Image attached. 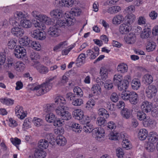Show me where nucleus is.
Wrapping results in <instances>:
<instances>
[{
	"label": "nucleus",
	"mask_w": 158,
	"mask_h": 158,
	"mask_svg": "<svg viewBox=\"0 0 158 158\" xmlns=\"http://www.w3.org/2000/svg\"><path fill=\"white\" fill-rule=\"evenodd\" d=\"M83 129L84 132L90 133L92 132L93 134L96 135V139L99 141H101L104 138V131L101 128H94L93 125L90 123L84 125L83 127Z\"/></svg>",
	"instance_id": "obj_1"
},
{
	"label": "nucleus",
	"mask_w": 158,
	"mask_h": 158,
	"mask_svg": "<svg viewBox=\"0 0 158 158\" xmlns=\"http://www.w3.org/2000/svg\"><path fill=\"white\" fill-rule=\"evenodd\" d=\"M66 18L64 20L57 21V24L60 26H64V27L66 26H69L73 25V15L71 13V10L70 12H67L65 14Z\"/></svg>",
	"instance_id": "obj_2"
},
{
	"label": "nucleus",
	"mask_w": 158,
	"mask_h": 158,
	"mask_svg": "<svg viewBox=\"0 0 158 158\" xmlns=\"http://www.w3.org/2000/svg\"><path fill=\"white\" fill-rule=\"evenodd\" d=\"M33 91H36V94L39 96L46 93L51 89V86L48 87L44 83L40 85H39L33 88H31Z\"/></svg>",
	"instance_id": "obj_3"
},
{
	"label": "nucleus",
	"mask_w": 158,
	"mask_h": 158,
	"mask_svg": "<svg viewBox=\"0 0 158 158\" xmlns=\"http://www.w3.org/2000/svg\"><path fill=\"white\" fill-rule=\"evenodd\" d=\"M56 114L60 116L61 119L64 120H68L71 118V114L62 107H57L56 110Z\"/></svg>",
	"instance_id": "obj_4"
},
{
	"label": "nucleus",
	"mask_w": 158,
	"mask_h": 158,
	"mask_svg": "<svg viewBox=\"0 0 158 158\" xmlns=\"http://www.w3.org/2000/svg\"><path fill=\"white\" fill-rule=\"evenodd\" d=\"M66 98L68 100L72 101V104L75 106H81L83 103V101L82 99L77 98V96L71 92L67 94Z\"/></svg>",
	"instance_id": "obj_5"
},
{
	"label": "nucleus",
	"mask_w": 158,
	"mask_h": 158,
	"mask_svg": "<svg viewBox=\"0 0 158 158\" xmlns=\"http://www.w3.org/2000/svg\"><path fill=\"white\" fill-rule=\"evenodd\" d=\"M54 26L50 27L48 31V35L52 37H56L58 36L61 32L60 29L59 28L60 27H64V26H60L57 24V21Z\"/></svg>",
	"instance_id": "obj_6"
},
{
	"label": "nucleus",
	"mask_w": 158,
	"mask_h": 158,
	"mask_svg": "<svg viewBox=\"0 0 158 158\" xmlns=\"http://www.w3.org/2000/svg\"><path fill=\"white\" fill-rule=\"evenodd\" d=\"M14 54L18 58H23L26 54V50L23 47L17 46L15 49Z\"/></svg>",
	"instance_id": "obj_7"
},
{
	"label": "nucleus",
	"mask_w": 158,
	"mask_h": 158,
	"mask_svg": "<svg viewBox=\"0 0 158 158\" xmlns=\"http://www.w3.org/2000/svg\"><path fill=\"white\" fill-rule=\"evenodd\" d=\"M31 35L33 38L39 40H44L46 38L45 32L41 31L39 29L31 32Z\"/></svg>",
	"instance_id": "obj_8"
},
{
	"label": "nucleus",
	"mask_w": 158,
	"mask_h": 158,
	"mask_svg": "<svg viewBox=\"0 0 158 158\" xmlns=\"http://www.w3.org/2000/svg\"><path fill=\"white\" fill-rule=\"evenodd\" d=\"M157 91V89L156 87L154 85H149L147 88L146 93L148 98H152L156 95Z\"/></svg>",
	"instance_id": "obj_9"
},
{
	"label": "nucleus",
	"mask_w": 158,
	"mask_h": 158,
	"mask_svg": "<svg viewBox=\"0 0 158 158\" xmlns=\"http://www.w3.org/2000/svg\"><path fill=\"white\" fill-rule=\"evenodd\" d=\"M131 29V25L127 22L121 24L119 28V32L122 34H127Z\"/></svg>",
	"instance_id": "obj_10"
},
{
	"label": "nucleus",
	"mask_w": 158,
	"mask_h": 158,
	"mask_svg": "<svg viewBox=\"0 0 158 158\" xmlns=\"http://www.w3.org/2000/svg\"><path fill=\"white\" fill-rule=\"evenodd\" d=\"M128 100L131 104L136 105L139 101L138 94L135 92H131Z\"/></svg>",
	"instance_id": "obj_11"
},
{
	"label": "nucleus",
	"mask_w": 158,
	"mask_h": 158,
	"mask_svg": "<svg viewBox=\"0 0 158 158\" xmlns=\"http://www.w3.org/2000/svg\"><path fill=\"white\" fill-rule=\"evenodd\" d=\"M15 113L18 117L21 119H23L26 116V114L23 112V107L19 106L15 107Z\"/></svg>",
	"instance_id": "obj_12"
},
{
	"label": "nucleus",
	"mask_w": 158,
	"mask_h": 158,
	"mask_svg": "<svg viewBox=\"0 0 158 158\" xmlns=\"http://www.w3.org/2000/svg\"><path fill=\"white\" fill-rule=\"evenodd\" d=\"M126 42L128 44H134L136 40V36L133 33H130L127 37L124 38Z\"/></svg>",
	"instance_id": "obj_13"
},
{
	"label": "nucleus",
	"mask_w": 158,
	"mask_h": 158,
	"mask_svg": "<svg viewBox=\"0 0 158 158\" xmlns=\"http://www.w3.org/2000/svg\"><path fill=\"white\" fill-rule=\"evenodd\" d=\"M11 33L15 36L17 37H21L24 34V30L19 28V27H13L11 29Z\"/></svg>",
	"instance_id": "obj_14"
},
{
	"label": "nucleus",
	"mask_w": 158,
	"mask_h": 158,
	"mask_svg": "<svg viewBox=\"0 0 158 158\" xmlns=\"http://www.w3.org/2000/svg\"><path fill=\"white\" fill-rule=\"evenodd\" d=\"M126 134L121 133L120 134V137L121 139L123 140L122 143L123 147L128 150L130 149V141L127 139V137L126 136Z\"/></svg>",
	"instance_id": "obj_15"
},
{
	"label": "nucleus",
	"mask_w": 158,
	"mask_h": 158,
	"mask_svg": "<svg viewBox=\"0 0 158 158\" xmlns=\"http://www.w3.org/2000/svg\"><path fill=\"white\" fill-rule=\"evenodd\" d=\"M129 81L127 80L123 79V81L115 85L117 86L118 89L120 90H125L127 89L129 85Z\"/></svg>",
	"instance_id": "obj_16"
},
{
	"label": "nucleus",
	"mask_w": 158,
	"mask_h": 158,
	"mask_svg": "<svg viewBox=\"0 0 158 158\" xmlns=\"http://www.w3.org/2000/svg\"><path fill=\"white\" fill-rule=\"evenodd\" d=\"M152 107V103L148 101L143 102L141 105V108L142 110L146 113L150 111Z\"/></svg>",
	"instance_id": "obj_17"
},
{
	"label": "nucleus",
	"mask_w": 158,
	"mask_h": 158,
	"mask_svg": "<svg viewBox=\"0 0 158 158\" xmlns=\"http://www.w3.org/2000/svg\"><path fill=\"white\" fill-rule=\"evenodd\" d=\"M50 15L53 18H60L62 16L63 12L62 11L60 10L54 9L50 12Z\"/></svg>",
	"instance_id": "obj_18"
},
{
	"label": "nucleus",
	"mask_w": 158,
	"mask_h": 158,
	"mask_svg": "<svg viewBox=\"0 0 158 158\" xmlns=\"http://www.w3.org/2000/svg\"><path fill=\"white\" fill-rule=\"evenodd\" d=\"M123 16L122 15H118L115 16L112 19L113 24L118 25L122 23L124 21Z\"/></svg>",
	"instance_id": "obj_19"
},
{
	"label": "nucleus",
	"mask_w": 158,
	"mask_h": 158,
	"mask_svg": "<svg viewBox=\"0 0 158 158\" xmlns=\"http://www.w3.org/2000/svg\"><path fill=\"white\" fill-rule=\"evenodd\" d=\"M74 1L72 0H61L59 2L58 4L60 7H71L73 5Z\"/></svg>",
	"instance_id": "obj_20"
},
{
	"label": "nucleus",
	"mask_w": 158,
	"mask_h": 158,
	"mask_svg": "<svg viewBox=\"0 0 158 158\" xmlns=\"http://www.w3.org/2000/svg\"><path fill=\"white\" fill-rule=\"evenodd\" d=\"M149 135V136L148 137V139L149 142L155 143L158 140V135L156 132H150Z\"/></svg>",
	"instance_id": "obj_21"
},
{
	"label": "nucleus",
	"mask_w": 158,
	"mask_h": 158,
	"mask_svg": "<svg viewBox=\"0 0 158 158\" xmlns=\"http://www.w3.org/2000/svg\"><path fill=\"white\" fill-rule=\"evenodd\" d=\"M148 132L145 129H141L138 132V137L140 140H144L147 138L148 136Z\"/></svg>",
	"instance_id": "obj_22"
},
{
	"label": "nucleus",
	"mask_w": 158,
	"mask_h": 158,
	"mask_svg": "<svg viewBox=\"0 0 158 158\" xmlns=\"http://www.w3.org/2000/svg\"><path fill=\"white\" fill-rule=\"evenodd\" d=\"M73 115L75 118L80 120L84 115L83 111L81 109L75 110L73 112Z\"/></svg>",
	"instance_id": "obj_23"
},
{
	"label": "nucleus",
	"mask_w": 158,
	"mask_h": 158,
	"mask_svg": "<svg viewBox=\"0 0 158 158\" xmlns=\"http://www.w3.org/2000/svg\"><path fill=\"white\" fill-rule=\"evenodd\" d=\"M91 91L94 95L100 94L101 92V89L99 84L94 85L91 88Z\"/></svg>",
	"instance_id": "obj_24"
},
{
	"label": "nucleus",
	"mask_w": 158,
	"mask_h": 158,
	"mask_svg": "<svg viewBox=\"0 0 158 158\" xmlns=\"http://www.w3.org/2000/svg\"><path fill=\"white\" fill-rule=\"evenodd\" d=\"M117 70L119 73H124L127 71V65L124 63L120 64L117 67Z\"/></svg>",
	"instance_id": "obj_25"
},
{
	"label": "nucleus",
	"mask_w": 158,
	"mask_h": 158,
	"mask_svg": "<svg viewBox=\"0 0 158 158\" xmlns=\"http://www.w3.org/2000/svg\"><path fill=\"white\" fill-rule=\"evenodd\" d=\"M40 20L42 22L45 23L47 25H54L55 23L53 22V19L52 20L45 15H41Z\"/></svg>",
	"instance_id": "obj_26"
},
{
	"label": "nucleus",
	"mask_w": 158,
	"mask_h": 158,
	"mask_svg": "<svg viewBox=\"0 0 158 158\" xmlns=\"http://www.w3.org/2000/svg\"><path fill=\"white\" fill-rule=\"evenodd\" d=\"M21 25L23 27L28 28L31 27L32 26L31 22L26 19H23L20 21Z\"/></svg>",
	"instance_id": "obj_27"
},
{
	"label": "nucleus",
	"mask_w": 158,
	"mask_h": 158,
	"mask_svg": "<svg viewBox=\"0 0 158 158\" xmlns=\"http://www.w3.org/2000/svg\"><path fill=\"white\" fill-rule=\"evenodd\" d=\"M121 114L123 118L128 119L131 116V113L130 110L125 108L121 111Z\"/></svg>",
	"instance_id": "obj_28"
},
{
	"label": "nucleus",
	"mask_w": 158,
	"mask_h": 158,
	"mask_svg": "<svg viewBox=\"0 0 158 158\" xmlns=\"http://www.w3.org/2000/svg\"><path fill=\"white\" fill-rule=\"evenodd\" d=\"M153 81L152 76L148 74H145L143 78V81L146 85H149Z\"/></svg>",
	"instance_id": "obj_29"
},
{
	"label": "nucleus",
	"mask_w": 158,
	"mask_h": 158,
	"mask_svg": "<svg viewBox=\"0 0 158 158\" xmlns=\"http://www.w3.org/2000/svg\"><path fill=\"white\" fill-rule=\"evenodd\" d=\"M48 146V142L46 139L40 140L38 144V147L42 150L47 148Z\"/></svg>",
	"instance_id": "obj_30"
},
{
	"label": "nucleus",
	"mask_w": 158,
	"mask_h": 158,
	"mask_svg": "<svg viewBox=\"0 0 158 158\" xmlns=\"http://www.w3.org/2000/svg\"><path fill=\"white\" fill-rule=\"evenodd\" d=\"M132 89L134 90H137L140 87L141 83L140 80L138 79H133L131 82Z\"/></svg>",
	"instance_id": "obj_31"
},
{
	"label": "nucleus",
	"mask_w": 158,
	"mask_h": 158,
	"mask_svg": "<svg viewBox=\"0 0 158 158\" xmlns=\"http://www.w3.org/2000/svg\"><path fill=\"white\" fill-rule=\"evenodd\" d=\"M121 10V7L118 6H113L107 9V12L110 14H114L118 13Z\"/></svg>",
	"instance_id": "obj_32"
},
{
	"label": "nucleus",
	"mask_w": 158,
	"mask_h": 158,
	"mask_svg": "<svg viewBox=\"0 0 158 158\" xmlns=\"http://www.w3.org/2000/svg\"><path fill=\"white\" fill-rule=\"evenodd\" d=\"M46 152L42 150L37 149L34 153L35 158H44L46 156Z\"/></svg>",
	"instance_id": "obj_33"
},
{
	"label": "nucleus",
	"mask_w": 158,
	"mask_h": 158,
	"mask_svg": "<svg viewBox=\"0 0 158 158\" xmlns=\"http://www.w3.org/2000/svg\"><path fill=\"white\" fill-rule=\"evenodd\" d=\"M69 127L73 129V131L79 133L81 131L80 126L78 124L72 122L70 124Z\"/></svg>",
	"instance_id": "obj_34"
},
{
	"label": "nucleus",
	"mask_w": 158,
	"mask_h": 158,
	"mask_svg": "<svg viewBox=\"0 0 158 158\" xmlns=\"http://www.w3.org/2000/svg\"><path fill=\"white\" fill-rule=\"evenodd\" d=\"M31 41V40H30L27 37L24 36L23 38L20 39L19 43L22 46H28L29 47Z\"/></svg>",
	"instance_id": "obj_35"
},
{
	"label": "nucleus",
	"mask_w": 158,
	"mask_h": 158,
	"mask_svg": "<svg viewBox=\"0 0 158 158\" xmlns=\"http://www.w3.org/2000/svg\"><path fill=\"white\" fill-rule=\"evenodd\" d=\"M57 144L60 146H64L66 143L65 138L63 136H60L56 140Z\"/></svg>",
	"instance_id": "obj_36"
},
{
	"label": "nucleus",
	"mask_w": 158,
	"mask_h": 158,
	"mask_svg": "<svg viewBox=\"0 0 158 158\" xmlns=\"http://www.w3.org/2000/svg\"><path fill=\"white\" fill-rule=\"evenodd\" d=\"M55 102L57 104H59L60 106L58 107H62V108H64V105L65 104V100L62 97H57L55 100Z\"/></svg>",
	"instance_id": "obj_37"
},
{
	"label": "nucleus",
	"mask_w": 158,
	"mask_h": 158,
	"mask_svg": "<svg viewBox=\"0 0 158 158\" xmlns=\"http://www.w3.org/2000/svg\"><path fill=\"white\" fill-rule=\"evenodd\" d=\"M107 123L104 117H99L97 118L96 124L99 126L104 127Z\"/></svg>",
	"instance_id": "obj_38"
},
{
	"label": "nucleus",
	"mask_w": 158,
	"mask_h": 158,
	"mask_svg": "<svg viewBox=\"0 0 158 158\" xmlns=\"http://www.w3.org/2000/svg\"><path fill=\"white\" fill-rule=\"evenodd\" d=\"M137 117L138 119L140 121H145L147 118L146 114L142 111H139L137 112Z\"/></svg>",
	"instance_id": "obj_39"
},
{
	"label": "nucleus",
	"mask_w": 158,
	"mask_h": 158,
	"mask_svg": "<svg viewBox=\"0 0 158 158\" xmlns=\"http://www.w3.org/2000/svg\"><path fill=\"white\" fill-rule=\"evenodd\" d=\"M123 76L119 74H115L113 78V82L115 85H118L123 81Z\"/></svg>",
	"instance_id": "obj_40"
},
{
	"label": "nucleus",
	"mask_w": 158,
	"mask_h": 158,
	"mask_svg": "<svg viewBox=\"0 0 158 158\" xmlns=\"http://www.w3.org/2000/svg\"><path fill=\"white\" fill-rule=\"evenodd\" d=\"M36 68L38 71L42 74H46L49 71L47 67L41 65L37 66Z\"/></svg>",
	"instance_id": "obj_41"
},
{
	"label": "nucleus",
	"mask_w": 158,
	"mask_h": 158,
	"mask_svg": "<svg viewBox=\"0 0 158 158\" xmlns=\"http://www.w3.org/2000/svg\"><path fill=\"white\" fill-rule=\"evenodd\" d=\"M151 31L149 29H144L141 33L140 36L142 39L148 38L151 34Z\"/></svg>",
	"instance_id": "obj_42"
},
{
	"label": "nucleus",
	"mask_w": 158,
	"mask_h": 158,
	"mask_svg": "<svg viewBox=\"0 0 158 158\" xmlns=\"http://www.w3.org/2000/svg\"><path fill=\"white\" fill-rule=\"evenodd\" d=\"M1 102L4 104H5L8 106H11L14 103V101L12 99L8 98H7L1 99H0Z\"/></svg>",
	"instance_id": "obj_43"
},
{
	"label": "nucleus",
	"mask_w": 158,
	"mask_h": 158,
	"mask_svg": "<svg viewBox=\"0 0 158 158\" xmlns=\"http://www.w3.org/2000/svg\"><path fill=\"white\" fill-rule=\"evenodd\" d=\"M98 114L100 115L103 116V117L106 118H108L109 116V114L107 111L103 108L99 109L98 110Z\"/></svg>",
	"instance_id": "obj_44"
},
{
	"label": "nucleus",
	"mask_w": 158,
	"mask_h": 158,
	"mask_svg": "<svg viewBox=\"0 0 158 158\" xmlns=\"http://www.w3.org/2000/svg\"><path fill=\"white\" fill-rule=\"evenodd\" d=\"M40 45L38 42L36 41H31L30 45L29 47L32 48L33 49L37 50H40Z\"/></svg>",
	"instance_id": "obj_45"
},
{
	"label": "nucleus",
	"mask_w": 158,
	"mask_h": 158,
	"mask_svg": "<svg viewBox=\"0 0 158 158\" xmlns=\"http://www.w3.org/2000/svg\"><path fill=\"white\" fill-rule=\"evenodd\" d=\"M156 46V44L154 42H149L147 44L146 49L148 52L152 51L155 49Z\"/></svg>",
	"instance_id": "obj_46"
},
{
	"label": "nucleus",
	"mask_w": 158,
	"mask_h": 158,
	"mask_svg": "<svg viewBox=\"0 0 158 158\" xmlns=\"http://www.w3.org/2000/svg\"><path fill=\"white\" fill-rule=\"evenodd\" d=\"M73 94L75 95H77L78 97H82L83 95V93L82 89L80 87L76 86L73 89Z\"/></svg>",
	"instance_id": "obj_47"
},
{
	"label": "nucleus",
	"mask_w": 158,
	"mask_h": 158,
	"mask_svg": "<svg viewBox=\"0 0 158 158\" xmlns=\"http://www.w3.org/2000/svg\"><path fill=\"white\" fill-rule=\"evenodd\" d=\"M131 92L129 91H125L122 92L120 95L121 98L125 101L128 100Z\"/></svg>",
	"instance_id": "obj_48"
},
{
	"label": "nucleus",
	"mask_w": 158,
	"mask_h": 158,
	"mask_svg": "<svg viewBox=\"0 0 158 158\" xmlns=\"http://www.w3.org/2000/svg\"><path fill=\"white\" fill-rule=\"evenodd\" d=\"M33 122L34 125L37 127L42 126L44 124L43 121L42 119L35 117L34 118Z\"/></svg>",
	"instance_id": "obj_49"
},
{
	"label": "nucleus",
	"mask_w": 158,
	"mask_h": 158,
	"mask_svg": "<svg viewBox=\"0 0 158 158\" xmlns=\"http://www.w3.org/2000/svg\"><path fill=\"white\" fill-rule=\"evenodd\" d=\"M45 118L47 122L49 123H51L54 121L55 115L54 114L50 113L46 115Z\"/></svg>",
	"instance_id": "obj_50"
},
{
	"label": "nucleus",
	"mask_w": 158,
	"mask_h": 158,
	"mask_svg": "<svg viewBox=\"0 0 158 158\" xmlns=\"http://www.w3.org/2000/svg\"><path fill=\"white\" fill-rule=\"evenodd\" d=\"M9 22L12 25L13 27H20L19 21L18 19L15 18H10V19Z\"/></svg>",
	"instance_id": "obj_51"
},
{
	"label": "nucleus",
	"mask_w": 158,
	"mask_h": 158,
	"mask_svg": "<svg viewBox=\"0 0 158 158\" xmlns=\"http://www.w3.org/2000/svg\"><path fill=\"white\" fill-rule=\"evenodd\" d=\"M90 117L87 116H84L80 120L81 124L84 125L89 123Z\"/></svg>",
	"instance_id": "obj_52"
},
{
	"label": "nucleus",
	"mask_w": 158,
	"mask_h": 158,
	"mask_svg": "<svg viewBox=\"0 0 158 158\" xmlns=\"http://www.w3.org/2000/svg\"><path fill=\"white\" fill-rule=\"evenodd\" d=\"M145 149L149 152H152L155 150V147L153 143L149 142L147 143Z\"/></svg>",
	"instance_id": "obj_53"
},
{
	"label": "nucleus",
	"mask_w": 158,
	"mask_h": 158,
	"mask_svg": "<svg viewBox=\"0 0 158 158\" xmlns=\"http://www.w3.org/2000/svg\"><path fill=\"white\" fill-rule=\"evenodd\" d=\"M86 57V56L85 54H81L78 56V57L77 59V63H84L85 62Z\"/></svg>",
	"instance_id": "obj_54"
},
{
	"label": "nucleus",
	"mask_w": 158,
	"mask_h": 158,
	"mask_svg": "<svg viewBox=\"0 0 158 158\" xmlns=\"http://www.w3.org/2000/svg\"><path fill=\"white\" fill-rule=\"evenodd\" d=\"M135 19V17L134 15L132 13L129 14L127 16V22L131 25V24L134 21Z\"/></svg>",
	"instance_id": "obj_55"
},
{
	"label": "nucleus",
	"mask_w": 158,
	"mask_h": 158,
	"mask_svg": "<svg viewBox=\"0 0 158 158\" xmlns=\"http://www.w3.org/2000/svg\"><path fill=\"white\" fill-rule=\"evenodd\" d=\"M11 143L18 149V145L21 143V141L20 139L17 138H11L10 139Z\"/></svg>",
	"instance_id": "obj_56"
},
{
	"label": "nucleus",
	"mask_w": 158,
	"mask_h": 158,
	"mask_svg": "<svg viewBox=\"0 0 158 158\" xmlns=\"http://www.w3.org/2000/svg\"><path fill=\"white\" fill-rule=\"evenodd\" d=\"M145 121L147 123V125L151 127H153L155 126L156 122L155 120L151 118H147Z\"/></svg>",
	"instance_id": "obj_57"
},
{
	"label": "nucleus",
	"mask_w": 158,
	"mask_h": 158,
	"mask_svg": "<svg viewBox=\"0 0 158 158\" xmlns=\"http://www.w3.org/2000/svg\"><path fill=\"white\" fill-rule=\"evenodd\" d=\"M7 45L9 48L13 49L16 45V42L13 39L10 40L7 44Z\"/></svg>",
	"instance_id": "obj_58"
},
{
	"label": "nucleus",
	"mask_w": 158,
	"mask_h": 158,
	"mask_svg": "<svg viewBox=\"0 0 158 158\" xmlns=\"http://www.w3.org/2000/svg\"><path fill=\"white\" fill-rule=\"evenodd\" d=\"M64 124V122L63 119L61 118L58 119L54 121V125L55 126H61Z\"/></svg>",
	"instance_id": "obj_59"
},
{
	"label": "nucleus",
	"mask_w": 158,
	"mask_h": 158,
	"mask_svg": "<svg viewBox=\"0 0 158 158\" xmlns=\"http://www.w3.org/2000/svg\"><path fill=\"white\" fill-rule=\"evenodd\" d=\"M67 41H66L63 42H61L57 45L54 47L53 50L54 51H56L59 50L61 47H63L66 44H65Z\"/></svg>",
	"instance_id": "obj_60"
},
{
	"label": "nucleus",
	"mask_w": 158,
	"mask_h": 158,
	"mask_svg": "<svg viewBox=\"0 0 158 158\" xmlns=\"http://www.w3.org/2000/svg\"><path fill=\"white\" fill-rule=\"evenodd\" d=\"M16 16H15L17 19L18 20H22L25 18V15L23 14L22 12L20 11H17L16 13Z\"/></svg>",
	"instance_id": "obj_61"
},
{
	"label": "nucleus",
	"mask_w": 158,
	"mask_h": 158,
	"mask_svg": "<svg viewBox=\"0 0 158 158\" xmlns=\"http://www.w3.org/2000/svg\"><path fill=\"white\" fill-rule=\"evenodd\" d=\"M56 76H55L52 78H50L47 79L45 82L44 83L48 87L50 85L51 86V89L52 86V84L51 82L53 80L56 78Z\"/></svg>",
	"instance_id": "obj_62"
},
{
	"label": "nucleus",
	"mask_w": 158,
	"mask_h": 158,
	"mask_svg": "<svg viewBox=\"0 0 158 158\" xmlns=\"http://www.w3.org/2000/svg\"><path fill=\"white\" fill-rule=\"evenodd\" d=\"M110 135L109 139L111 140H117L118 139V137L119 136L117 132L114 133L111 132L110 133Z\"/></svg>",
	"instance_id": "obj_63"
},
{
	"label": "nucleus",
	"mask_w": 158,
	"mask_h": 158,
	"mask_svg": "<svg viewBox=\"0 0 158 158\" xmlns=\"http://www.w3.org/2000/svg\"><path fill=\"white\" fill-rule=\"evenodd\" d=\"M110 99L113 102H116L118 100V97L116 93H113L110 96Z\"/></svg>",
	"instance_id": "obj_64"
}]
</instances>
